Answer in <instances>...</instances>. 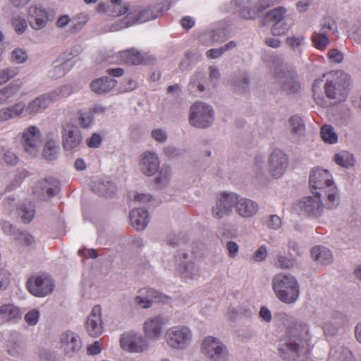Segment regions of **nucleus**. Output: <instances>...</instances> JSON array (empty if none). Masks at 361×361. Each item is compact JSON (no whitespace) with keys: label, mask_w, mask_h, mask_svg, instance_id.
<instances>
[{"label":"nucleus","mask_w":361,"mask_h":361,"mask_svg":"<svg viewBox=\"0 0 361 361\" xmlns=\"http://www.w3.org/2000/svg\"><path fill=\"white\" fill-rule=\"evenodd\" d=\"M311 341L309 325L296 323L287 328L279 340V355L284 361H309L312 348Z\"/></svg>","instance_id":"1"},{"label":"nucleus","mask_w":361,"mask_h":361,"mask_svg":"<svg viewBox=\"0 0 361 361\" xmlns=\"http://www.w3.org/2000/svg\"><path fill=\"white\" fill-rule=\"evenodd\" d=\"M309 185L312 194L326 197V205L329 209L339 204L338 190L327 170L319 168L312 169L310 175Z\"/></svg>","instance_id":"2"},{"label":"nucleus","mask_w":361,"mask_h":361,"mask_svg":"<svg viewBox=\"0 0 361 361\" xmlns=\"http://www.w3.org/2000/svg\"><path fill=\"white\" fill-rule=\"evenodd\" d=\"M272 288L276 297L286 304L297 301L300 295V286L290 274H279L272 279Z\"/></svg>","instance_id":"3"},{"label":"nucleus","mask_w":361,"mask_h":361,"mask_svg":"<svg viewBox=\"0 0 361 361\" xmlns=\"http://www.w3.org/2000/svg\"><path fill=\"white\" fill-rule=\"evenodd\" d=\"M193 334L187 326H176L167 329L165 334L166 344L172 349L183 350L192 341Z\"/></svg>","instance_id":"4"},{"label":"nucleus","mask_w":361,"mask_h":361,"mask_svg":"<svg viewBox=\"0 0 361 361\" xmlns=\"http://www.w3.org/2000/svg\"><path fill=\"white\" fill-rule=\"evenodd\" d=\"M201 353L212 361H227L229 352L225 344L218 338L208 336L200 345Z\"/></svg>","instance_id":"5"},{"label":"nucleus","mask_w":361,"mask_h":361,"mask_svg":"<svg viewBox=\"0 0 361 361\" xmlns=\"http://www.w3.org/2000/svg\"><path fill=\"white\" fill-rule=\"evenodd\" d=\"M212 107L204 102H195L190 107L189 122L191 126L199 128L210 127L214 121Z\"/></svg>","instance_id":"6"},{"label":"nucleus","mask_w":361,"mask_h":361,"mask_svg":"<svg viewBox=\"0 0 361 361\" xmlns=\"http://www.w3.org/2000/svg\"><path fill=\"white\" fill-rule=\"evenodd\" d=\"M348 86V75L343 72H337L325 83L326 96L330 99L343 101L346 97Z\"/></svg>","instance_id":"7"},{"label":"nucleus","mask_w":361,"mask_h":361,"mask_svg":"<svg viewBox=\"0 0 361 361\" xmlns=\"http://www.w3.org/2000/svg\"><path fill=\"white\" fill-rule=\"evenodd\" d=\"M314 196H307L302 198L294 204V209L300 214H305L313 218H318L323 212L324 208L329 209L326 204H323L322 197L324 195L313 194Z\"/></svg>","instance_id":"8"},{"label":"nucleus","mask_w":361,"mask_h":361,"mask_svg":"<svg viewBox=\"0 0 361 361\" xmlns=\"http://www.w3.org/2000/svg\"><path fill=\"white\" fill-rule=\"evenodd\" d=\"M119 343L123 350L131 353H142L149 348V343L145 337L133 332L123 334Z\"/></svg>","instance_id":"9"},{"label":"nucleus","mask_w":361,"mask_h":361,"mask_svg":"<svg viewBox=\"0 0 361 361\" xmlns=\"http://www.w3.org/2000/svg\"><path fill=\"white\" fill-rule=\"evenodd\" d=\"M21 142L24 151L30 157H35L39 152L42 142L41 131L36 126H30L22 133Z\"/></svg>","instance_id":"10"},{"label":"nucleus","mask_w":361,"mask_h":361,"mask_svg":"<svg viewBox=\"0 0 361 361\" xmlns=\"http://www.w3.org/2000/svg\"><path fill=\"white\" fill-rule=\"evenodd\" d=\"M158 17V12H155L152 8L137 9L130 12L127 17L123 19L120 24L115 23L112 25V30H116L130 26L135 23H142Z\"/></svg>","instance_id":"11"},{"label":"nucleus","mask_w":361,"mask_h":361,"mask_svg":"<svg viewBox=\"0 0 361 361\" xmlns=\"http://www.w3.org/2000/svg\"><path fill=\"white\" fill-rule=\"evenodd\" d=\"M237 194L234 192H224L217 199L215 205L212 209L214 218L221 219L230 215L233 208H235Z\"/></svg>","instance_id":"12"},{"label":"nucleus","mask_w":361,"mask_h":361,"mask_svg":"<svg viewBox=\"0 0 361 361\" xmlns=\"http://www.w3.org/2000/svg\"><path fill=\"white\" fill-rule=\"evenodd\" d=\"M288 166V158L281 150L276 149L270 154L268 159L267 172L275 179L283 176Z\"/></svg>","instance_id":"13"},{"label":"nucleus","mask_w":361,"mask_h":361,"mask_svg":"<svg viewBox=\"0 0 361 361\" xmlns=\"http://www.w3.org/2000/svg\"><path fill=\"white\" fill-rule=\"evenodd\" d=\"M30 293L36 297H45L50 294L54 288L53 280L45 275L30 278L27 282Z\"/></svg>","instance_id":"14"},{"label":"nucleus","mask_w":361,"mask_h":361,"mask_svg":"<svg viewBox=\"0 0 361 361\" xmlns=\"http://www.w3.org/2000/svg\"><path fill=\"white\" fill-rule=\"evenodd\" d=\"M62 144L65 150L71 151L82 142V137L79 128L71 122L62 126Z\"/></svg>","instance_id":"15"},{"label":"nucleus","mask_w":361,"mask_h":361,"mask_svg":"<svg viewBox=\"0 0 361 361\" xmlns=\"http://www.w3.org/2000/svg\"><path fill=\"white\" fill-rule=\"evenodd\" d=\"M167 319L162 315H156L147 318L143 324V332L147 339L158 340L167 324Z\"/></svg>","instance_id":"16"},{"label":"nucleus","mask_w":361,"mask_h":361,"mask_svg":"<svg viewBox=\"0 0 361 361\" xmlns=\"http://www.w3.org/2000/svg\"><path fill=\"white\" fill-rule=\"evenodd\" d=\"M85 328L87 334L92 337H98L102 334L104 327L100 305L93 307L90 314L86 319Z\"/></svg>","instance_id":"17"},{"label":"nucleus","mask_w":361,"mask_h":361,"mask_svg":"<svg viewBox=\"0 0 361 361\" xmlns=\"http://www.w3.org/2000/svg\"><path fill=\"white\" fill-rule=\"evenodd\" d=\"M82 341L79 336L72 331H66L61 335V348L65 355L73 357L78 354L82 348Z\"/></svg>","instance_id":"18"},{"label":"nucleus","mask_w":361,"mask_h":361,"mask_svg":"<svg viewBox=\"0 0 361 361\" xmlns=\"http://www.w3.org/2000/svg\"><path fill=\"white\" fill-rule=\"evenodd\" d=\"M141 171L147 176L154 175L159 169L160 161L158 154L152 151H146L140 156Z\"/></svg>","instance_id":"19"},{"label":"nucleus","mask_w":361,"mask_h":361,"mask_svg":"<svg viewBox=\"0 0 361 361\" xmlns=\"http://www.w3.org/2000/svg\"><path fill=\"white\" fill-rule=\"evenodd\" d=\"M27 17L31 27L37 30L44 28L49 20L47 11L41 6H30L27 9Z\"/></svg>","instance_id":"20"},{"label":"nucleus","mask_w":361,"mask_h":361,"mask_svg":"<svg viewBox=\"0 0 361 361\" xmlns=\"http://www.w3.org/2000/svg\"><path fill=\"white\" fill-rule=\"evenodd\" d=\"M235 204L236 213L243 218H250L254 216L259 210V204L248 198L240 197L237 195Z\"/></svg>","instance_id":"21"},{"label":"nucleus","mask_w":361,"mask_h":361,"mask_svg":"<svg viewBox=\"0 0 361 361\" xmlns=\"http://www.w3.org/2000/svg\"><path fill=\"white\" fill-rule=\"evenodd\" d=\"M121 57L124 63L130 65L150 64L155 61L154 57L142 54L134 49L121 51Z\"/></svg>","instance_id":"22"},{"label":"nucleus","mask_w":361,"mask_h":361,"mask_svg":"<svg viewBox=\"0 0 361 361\" xmlns=\"http://www.w3.org/2000/svg\"><path fill=\"white\" fill-rule=\"evenodd\" d=\"M277 82L281 90L288 94L297 93L300 89V84L293 73L284 72L281 73L278 77Z\"/></svg>","instance_id":"23"},{"label":"nucleus","mask_w":361,"mask_h":361,"mask_svg":"<svg viewBox=\"0 0 361 361\" xmlns=\"http://www.w3.org/2000/svg\"><path fill=\"white\" fill-rule=\"evenodd\" d=\"M59 191V183L57 180L50 178L38 182L34 189V193L43 197L45 195L49 197L55 196Z\"/></svg>","instance_id":"24"},{"label":"nucleus","mask_w":361,"mask_h":361,"mask_svg":"<svg viewBox=\"0 0 361 361\" xmlns=\"http://www.w3.org/2000/svg\"><path fill=\"white\" fill-rule=\"evenodd\" d=\"M24 114L26 116L25 104L19 102L13 105L0 109V121H6L18 118Z\"/></svg>","instance_id":"25"},{"label":"nucleus","mask_w":361,"mask_h":361,"mask_svg":"<svg viewBox=\"0 0 361 361\" xmlns=\"http://www.w3.org/2000/svg\"><path fill=\"white\" fill-rule=\"evenodd\" d=\"M116 80L108 76H104L94 80L90 83V87L94 93L102 94L109 92L116 87Z\"/></svg>","instance_id":"26"},{"label":"nucleus","mask_w":361,"mask_h":361,"mask_svg":"<svg viewBox=\"0 0 361 361\" xmlns=\"http://www.w3.org/2000/svg\"><path fill=\"white\" fill-rule=\"evenodd\" d=\"M51 104L47 94H43L36 97L25 105L26 115L33 116L44 111Z\"/></svg>","instance_id":"27"},{"label":"nucleus","mask_w":361,"mask_h":361,"mask_svg":"<svg viewBox=\"0 0 361 361\" xmlns=\"http://www.w3.org/2000/svg\"><path fill=\"white\" fill-rule=\"evenodd\" d=\"M328 361H356L352 352L346 347L336 345L331 347Z\"/></svg>","instance_id":"28"},{"label":"nucleus","mask_w":361,"mask_h":361,"mask_svg":"<svg viewBox=\"0 0 361 361\" xmlns=\"http://www.w3.org/2000/svg\"><path fill=\"white\" fill-rule=\"evenodd\" d=\"M148 212L143 209H133L130 213L132 226L137 231L143 230L149 222Z\"/></svg>","instance_id":"29"},{"label":"nucleus","mask_w":361,"mask_h":361,"mask_svg":"<svg viewBox=\"0 0 361 361\" xmlns=\"http://www.w3.org/2000/svg\"><path fill=\"white\" fill-rule=\"evenodd\" d=\"M231 9L234 13L245 19H252L255 18V13L251 11L250 3L249 0H232L230 2Z\"/></svg>","instance_id":"30"},{"label":"nucleus","mask_w":361,"mask_h":361,"mask_svg":"<svg viewBox=\"0 0 361 361\" xmlns=\"http://www.w3.org/2000/svg\"><path fill=\"white\" fill-rule=\"evenodd\" d=\"M6 351L14 357H21L25 352V346L18 336H11L6 343Z\"/></svg>","instance_id":"31"},{"label":"nucleus","mask_w":361,"mask_h":361,"mask_svg":"<svg viewBox=\"0 0 361 361\" xmlns=\"http://www.w3.org/2000/svg\"><path fill=\"white\" fill-rule=\"evenodd\" d=\"M74 66V61L71 59L62 61L57 59L54 62V66L49 71V75L52 78H59L68 73Z\"/></svg>","instance_id":"32"},{"label":"nucleus","mask_w":361,"mask_h":361,"mask_svg":"<svg viewBox=\"0 0 361 361\" xmlns=\"http://www.w3.org/2000/svg\"><path fill=\"white\" fill-rule=\"evenodd\" d=\"M0 316L4 321L16 323L21 319L22 312L18 307L6 304L0 307Z\"/></svg>","instance_id":"33"},{"label":"nucleus","mask_w":361,"mask_h":361,"mask_svg":"<svg viewBox=\"0 0 361 361\" xmlns=\"http://www.w3.org/2000/svg\"><path fill=\"white\" fill-rule=\"evenodd\" d=\"M311 255L314 261L322 264H329L333 261L331 252L325 247H314L311 250Z\"/></svg>","instance_id":"34"},{"label":"nucleus","mask_w":361,"mask_h":361,"mask_svg":"<svg viewBox=\"0 0 361 361\" xmlns=\"http://www.w3.org/2000/svg\"><path fill=\"white\" fill-rule=\"evenodd\" d=\"M92 190L101 196H111L115 191V185L111 181L98 180L94 182Z\"/></svg>","instance_id":"35"},{"label":"nucleus","mask_w":361,"mask_h":361,"mask_svg":"<svg viewBox=\"0 0 361 361\" xmlns=\"http://www.w3.org/2000/svg\"><path fill=\"white\" fill-rule=\"evenodd\" d=\"M18 211L23 222L25 224L30 223L35 214V205L30 201L22 202L18 207Z\"/></svg>","instance_id":"36"},{"label":"nucleus","mask_w":361,"mask_h":361,"mask_svg":"<svg viewBox=\"0 0 361 361\" xmlns=\"http://www.w3.org/2000/svg\"><path fill=\"white\" fill-rule=\"evenodd\" d=\"M320 136L322 140L326 144L334 145L338 142V135L334 128L331 125L325 124L322 126Z\"/></svg>","instance_id":"37"},{"label":"nucleus","mask_w":361,"mask_h":361,"mask_svg":"<svg viewBox=\"0 0 361 361\" xmlns=\"http://www.w3.org/2000/svg\"><path fill=\"white\" fill-rule=\"evenodd\" d=\"M333 161L341 167L346 169L353 166L355 162L353 155L347 151H341L335 154Z\"/></svg>","instance_id":"38"},{"label":"nucleus","mask_w":361,"mask_h":361,"mask_svg":"<svg viewBox=\"0 0 361 361\" xmlns=\"http://www.w3.org/2000/svg\"><path fill=\"white\" fill-rule=\"evenodd\" d=\"M73 93L72 87L69 85H63L57 87L49 93H47L51 102L66 98Z\"/></svg>","instance_id":"39"},{"label":"nucleus","mask_w":361,"mask_h":361,"mask_svg":"<svg viewBox=\"0 0 361 361\" xmlns=\"http://www.w3.org/2000/svg\"><path fill=\"white\" fill-rule=\"evenodd\" d=\"M312 45L318 50H324L330 44V40L327 35L323 32L314 31L311 36Z\"/></svg>","instance_id":"40"},{"label":"nucleus","mask_w":361,"mask_h":361,"mask_svg":"<svg viewBox=\"0 0 361 361\" xmlns=\"http://www.w3.org/2000/svg\"><path fill=\"white\" fill-rule=\"evenodd\" d=\"M59 152V147L57 142L54 140H49L45 144L43 156L47 160L51 161L56 159Z\"/></svg>","instance_id":"41"},{"label":"nucleus","mask_w":361,"mask_h":361,"mask_svg":"<svg viewBox=\"0 0 361 361\" xmlns=\"http://www.w3.org/2000/svg\"><path fill=\"white\" fill-rule=\"evenodd\" d=\"M288 123L293 134L298 136H302L305 135V125L301 117L298 115L292 116L288 120Z\"/></svg>","instance_id":"42"},{"label":"nucleus","mask_w":361,"mask_h":361,"mask_svg":"<svg viewBox=\"0 0 361 361\" xmlns=\"http://www.w3.org/2000/svg\"><path fill=\"white\" fill-rule=\"evenodd\" d=\"M172 174L171 168L167 165H163L155 178V183L159 188H164L169 183Z\"/></svg>","instance_id":"43"},{"label":"nucleus","mask_w":361,"mask_h":361,"mask_svg":"<svg viewBox=\"0 0 361 361\" xmlns=\"http://www.w3.org/2000/svg\"><path fill=\"white\" fill-rule=\"evenodd\" d=\"M200 275V267L193 262H188L183 267L181 276L185 280L197 279Z\"/></svg>","instance_id":"44"},{"label":"nucleus","mask_w":361,"mask_h":361,"mask_svg":"<svg viewBox=\"0 0 361 361\" xmlns=\"http://www.w3.org/2000/svg\"><path fill=\"white\" fill-rule=\"evenodd\" d=\"M20 85L11 83L8 86L0 90V105L14 97L18 92Z\"/></svg>","instance_id":"45"},{"label":"nucleus","mask_w":361,"mask_h":361,"mask_svg":"<svg viewBox=\"0 0 361 361\" xmlns=\"http://www.w3.org/2000/svg\"><path fill=\"white\" fill-rule=\"evenodd\" d=\"M264 167V157L262 155H257L255 157L253 171L256 178L260 181H265L267 179Z\"/></svg>","instance_id":"46"},{"label":"nucleus","mask_w":361,"mask_h":361,"mask_svg":"<svg viewBox=\"0 0 361 361\" xmlns=\"http://www.w3.org/2000/svg\"><path fill=\"white\" fill-rule=\"evenodd\" d=\"M94 121L92 112L87 110H80L77 113V123L82 128H90Z\"/></svg>","instance_id":"47"},{"label":"nucleus","mask_w":361,"mask_h":361,"mask_svg":"<svg viewBox=\"0 0 361 361\" xmlns=\"http://www.w3.org/2000/svg\"><path fill=\"white\" fill-rule=\"evenodd\" d=\"M290 25L291 19L287 16L283 18V20L276 22V23L272 25L271 32L275 36L283 35L288 31Z\"/></svg>","instance_id":"48"},{"label":"nucleus","mask_w":361,"mask_h":361,"mask_svg":"<svg viewBox=\"0 0 361 361\" xmlns=\"http://www.w3.org/2000/svg\"><path fill=\"white\" fill-rule=\"evenodd\" d=\"M331 30L337 32L336 22L330 16L323 18L319 23V30L318 32L326 35L328 32Z\"/></svg>","instance_id":"49"},{"label":"nucleus","mask_w":361,"mask_h":361,"mask_svg":"<svg viewBox=\"0 0 361 361\" xmlns=\"http://www.w3.org/2000/svg\"><path fill=\"white\" fill-rule=\"evenodd\" d=\"M87 15L85 13H79L75 16L71 21L72 32H77L80 30L87 22Z\"/></svg>","instance_id":"50"},{"label":"nucleus","mask_w":361,"mask_h":361,"mask_svg":"<svg viewBox=\"0 0 361 361\" xmlns=\"http://www.w3.org/2000/svg\"><path fill=\"white\" fill-rule=\"evenodd\" d=\"M19 71L17 67H8L0 70V85L6 83L9 80L18 75Z\"/></svg>","instance_id":"51"},{"label":"nucleus","mask_w":361,"mask_h":361,"mask_svg":"<svg viewBox=\"0 0 361 361\" xmlns=\"http://www.w3.org/2000/svg\"><path fill=\"white\" fill-rule=\"evenodd\" d=\"M28 59L27 51L21 48H16L11 53V61L16 63H23Z\"/></svg>","instance_id":"52"},{"label":"nucleus","mask_w":361,"mask_h":361,"mask_svg":"<svg viewBox=\"0 0 361 361\" xmlns=\"http://www.w3.org/2000/svg\"><path fill=\"white\" fill-rule=\"evenodd\" d=\"M11 25L18 34H23L27 28L26 20L20 16H15L12 18Z\"/></svg>","instance_id":"53"},{"label":"nucleus","mask_w":361,"mask_h":361,"mask_svg":"<svg viewBox=\"0 0 361 361\" xmlns=\"http://www.w3.org/2000/svg\"><path fill=\"white\" fill-rule=\"evenodd\" d=\"M305 37L302 35H291L286 39V44L292 49H298L305 42Z\"/></svg>","instance_id":"54"},{"label":"nucleus","mask_w":361,"mask_h":361,"mask_svg":"<svg viewBox=\"0 0 361 361\" xmlns=\"http://www.w3.org/2000/svg\"><path fill=\"white\" fill-rule=\"evenodd\" d=\"M286 9L283 7H278L276 8H274L271 11H270L267 13V18L273 21L274 23L276 22H279L281 20H283V18L287 17L286 15Z\"/></svg>","instance_id":"55"},{"label":"nucleus","mask_w":361,"mask_h":361,"mask_svg":"<svg viewBox=\"0 0 361 361\" xmlns=\"http://www.w3.org/2000/svg\"><path fill=\"white\" fill-rule=\"evenodd\" d=\"M140 293L142 295H145L147 298H149L151 299L152 302L153 301L155 302H161L164 300V298H165L164 295H163L161 293H159L158 290L152 289V288H143L140 290Z\"/></svg>","instance_id":"56"},{"label":"nucleus","mask_w":361,"mask_h":361,"mask_svg":"<svg viewBox=\"0 0 361 361\" xmlns=\"http://www.w3.org/2000/svg\"><path fill=\"white\" fill-rule=\"evenodd\" d=\"M275 266L281 269H288L294 265V260L285 256L279 255L276 257Z\"/></svg>","instance_id":"57"},{"label":"nucleus","mask_w":361,"mask_h":361,"mask_svg":"<svg viewBox=\"0 0 361 361\" xmlns=\"http://www.w3.org/2000/svg\"><path fill=\"white\" fill-rule=\"evenodd\" d=\"M163 154L169 159H174L181 155V150L172 145H167L163 149Z\"/></svg>","instance_id":"58"},{"label":"nucleus","mask_w":361,"mask_h":361,"mask_svg":"<svg viewBox=\"0 0 361 361\" xmlns=\"http://www.w3.org/2000/svg\"><path fill=\"white\" fill-rule=\"evenodd\" d=\"M266 224L269 228L273 229V230H277L281 227L282 221H281V218L279 216H277L276 214H273V215L269 216Z\"/></svg>","instance_id":"59"},{"label":"nucleus","mask_w":361,"mask_h":361,"mask_svg":"<svg viewBox=\"0 0 361 361\" xmlns=\"http://www.w3.org/2000/svg\"><path fill=\"white\" fill-rule=\"evenodd\" d=\"M152 137L159 143H164L166 141L168 135L165 130L157 128L154 129L151 132Z\"/></svg>","instance_id":"60"},{"label":"nucleus","mask_w":361,"mask_h":361,"mask_svg":"<svg viewBox=\"0 0 361 361\" xmlns=\"http://www.w3.org/2000/svg\"><path fill=\"white\" fill-rule=\"evenodd\" d=\"M39 317V311L37 310H32L28 312L25 316V322L31 326L35 325Z\"/></svg>","instance_id":"61"},{"label":"nucleus","mask_w":361,"mask_h":361,"mask_svg":"<svg viewBox=\"0 0 361 361\" xmlns=\"http://www.w3.org/2000/svg\"><path fill=\"white\" fill-rule=\"evenodd\" d=\"M267 256V250L265 245H261L254 253L253 259L255 262L264 261Z\"/></svg>","instance_id":"62"},{"label":"nucleus","mask_w":361,"mask_h":361,"mask_svg":"<svg viewBox=\"0 0 361 361\" xmlns=\"http://www.w3.org/2000/svg\"><path fill=\"white\" fill-rule=\"evenodd\" d=\"M3 159L7 164L11 166H14L18 162V157L16 154L8 150L4 153Z\"/></svg>","instance_id":"63"},{"label":"nucleus","mask_w":361,"mask_h":361,"mask_svg":"<svg viewBox=\"0 0 361 361\" xmlns=\"http://www.w3.org/2000/svg\"><path fill=\"white\" fill-rule=\"evenodd\" d=\"M18 240L20 243L25 245H31L35 243V238L27 232H21L18 237Z\"/></svg>","instance_id":"64"}]
</instances>
